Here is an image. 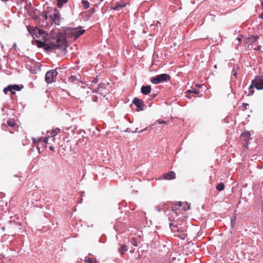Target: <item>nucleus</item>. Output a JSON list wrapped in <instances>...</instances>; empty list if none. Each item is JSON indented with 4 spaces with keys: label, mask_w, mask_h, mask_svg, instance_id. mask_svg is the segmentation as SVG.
Returning <instances> with one entry per match:
<instances>
[{
    "label": "nucleus",
    "mask_w": 263,
    "mask_h": 263,
    "mask_svg": "<svg viewBox=\"0 0 263 263\" xmlns=\"http://www.w3.org/2000/svg\"><path fill=\"white\" fill-rule=\"evenodd\" d=\"M37 46L39 48H43L46 51H52L54 49H58L62 52L66 51L67 42L63 37H59L50 42L38 41Z\"/></svg>",
    "instance_id": "obj_1"
},
{
    "label": "nucleus",
    "mask_w": 263,
    "mask_h": 263,
    "mask_svg": "<svg viewBox=\"0 0 263 263\" xmlns=\"http://www.w3.org/2000/svg\"><path fill=\"white\" fill-rule=\"evenodd\" d=\"M170 79L171 76L168 74L162 73L151 78V82L153 84H156L167 82L170 81Z\"/></svg>",
    "instance_id": "obj_2"
},
{
    "label": "nucleus",
    "mask_w": 263,
    "mask_h": 263,
    "mask_svg": "<svg viewBox=\"0 0 263 263\" xmlns=\"http://www.w3.org/2000/svg\"><path fill=\"white\" fill-rule=\"evenodd\" d=\"M67 33L71 34V37L74 40H77L79 36L82 35L85 31L84 29H78L77 28H67L65 30Z\"/></svg>",
    "instance_id": "obj_3"
},
{
    "label": "nucleus",
    "mask_w": 263,
    "mask_h": 263,
    "mask_svg": "<svg viewBox=\"0 0 263 263\" xmlns=\"http://www.w3.org/2000/svg\"><path fill=\"white\" fill-rule=\"evenodd\" d=\"M55 69H51L48 71L45 74V81L47 84H51L56 81L58 72Z\"/></svg>",
    "instance_id": "obj_4"
},
{
    "label": "nucleus",
    "mask_w": 263,
    "mask_h": 263,
    "mask_svg": "<svg viewBox=\"0 0 263 263\" xmlns=\"http://www.w3.org/2000/svg\"><path fill=\"white\" fill-rule=\"evenodd\" d=\"M132 103L136 106L138 111L144 110L146 108L144 102L137 97L134 98Z\"/></svg>",
    "instance_id": "obj_5"
},
{
    "label": "nucleus",
    "mask_w": 263,
    "mask_h": 263,
    "mask_svg": "<svg viewBox=\"0 0 263 263\" xmlns=\"http://www.w3.org/2000/svg\"><path fill=\"white\" fill-rule=\"evenodd\" d=\"M252 84L257 90L263 89V75L257 76L255 80H252Z\"/></svg>",
    "instance_id": "obj_6"
},
{
    "label": "nucleus",
    "mask_w": 263,
    "mask_h": 263,
    "mask_svg": "<svg viewBox=\"0 0 263 263\" xmlns=\"http://www.w3.org/2000/svg\"><path fill=\"white\" fill-rule=\"evenodd\" d=\"M167 204H168V205H167V210H171L177 216L179 214L177 212V210L180 207L182 206L183 203L180 201L178 204L172 203L171 202H167Z\"/></svg>",
    "instance_id": "obj_7"
},
{
    "label": "nucleus",
    "mask_w": 263,
    "mask_h": 263,
    "mask_svg": "<svg viewBox=\"0 0 263 263\" xmlns=\"http://www.w3.org/2000/svg\"><path fill=\"white\" fill-rule=\"evenodd\" d=\"M152 90L150 85H143L141 88V92L144 95H148Z\"/></svg>",
    "instance_id": "obj_8"
},
{
    "label": "nucleus",
    "mask_w": 263,
    "mask_h": 263,
    "mask_svg": "<svg viewBox=\"0 0 263 263\" xmlns=\"http://www.w3.org/2000/svg\"><path fill=\"white\" fill-rule=\"evenodd\" d=\"M167 205H168V204H167V203H160L155 206V210L159 212L161 211L165 212L166 210H167Z\"/></svg>",
    "instance_id": "obj_9"
},
{
    "label": "nucleus",
    "mask_w": 263,
    "mask_h": 263,
    "mask_svg": "<svg viewBox=\"0 0 263 263\" xmlns=\"http://www.w3.org/2000/svg\"><path fill=\"white\" fill-rule=\"evenodd\" d=\"M176 178L175 173L173 171H170L165 173L163 175V178L166 180L173 179Z\"/></svg>",
    "instance_id": "obj_10"
},
{
    "label": "nucleus",
    "mask_w": 263,
    "mask_h": 263,
    "mask_svg": "<svg viewBox=\"0 0 263 263\" xmlns=\"http://www.w3.org/2000/svg\"><path fill=\"white\" fill-rule=\"evenodd\" d=\"M259 38V36L258 35H252L246 39V43L249 44H252L253 43H255Z\"/></svg>",
    "instance_id": "obj_11"
},
{
    "label": "nucleus",
    "mask_w": 263,
    "mask_h": 263,
    "mask_svg": "<svg viewBox=\"0 0 263 263\" xmlns=\"http://www.w3.org/2000/svg\"><path fill=\"white\" fill-rule=\"evenodd\" d=\"M23 88V85L20 86L18 85L14 84L12 85L10 88V92L11 94L13 95L15 93V91H20Z\"/></svg>",
    "instance_id": "obj_12"
},
{
    "label": "nucleus",
    "mask_w": 263,
    "mask_h": 263,
    "mask_svg": "<svg viewBox=\"0 0 263 263\" xmlns=\"http://www.w3.org/2000/svg\"><path fill=\"white\" fill-rule=\"evenodd\" d=\"M27 30L32 34H36L37 32H40L41 31V29H39L37 27H31L30 26H28L27 27Z\"/></svg>",
    "instance_id": "obj_13"
},
{
    "label": "nucleus",
    "mask_w": 263,
    "mask_h": 263,
    "mask_svg": "<svg viewBox=\"0 0 263 263\" xmlns=\"http://www.w3.org/2000/svg\"><path fill=\"white\" fill-rule=\"evenodd\" d=\"M126 4L122 2H117L116 3V5L115 7L112 8V9L115 11H119L122 9L123 7L126 6Z\"/></svg>",
    "instance_id": "obj_14"
},
{
    "label": "nucleus",
    "mask_w": 263,
    "mask_h": 263,
    "mask_svg": "<svg viewBox=\"0 0 263 263\" xmlns=\"http://www.w3.org/2000/svg\"><path fill=\"white\" fill-rule=\"evenodd\" d=\"M49 17L51 18L52 20L53 21L55 24H59L60 20V14L59 13H54L53 16H51V15H50Z\"/></svg>",
    "instance_id": "obj_15"
},
{
    "label": "nucleus",
    "mask_w": 263,
    "mask_h": 263,
    "mask_svg": "<svg viewBox=\"0 0 263 263\" xmlns=\"http://www.w3.org/2000/svg\"><path fill=\"white\" fill-rule=\"evenodd\" d=\"M250 133L248 131L244 132L241 134V137L242 138H246L245 140L246 143H248V141H250L251 139L250 138Z\"/></svg>",
    "instance_id": "obj_16"
},
{
    "label": "nucleus",
    "mask_w": 263,
    "mask_h": 263,
    "mask_svg": "<svg viewBox=\"0 0 263 263\" xmlns=\"http://www.w3.org/2000/svg\"><path fill=\"white\" fill-rule=\"evenodd\" d=\"M68 82L77 84L79 82V78L76 76H71L68 78Z\"/></svg>",
    "instance_id": "obj_17"
},
{
    "label": "nucleus",
    "mask_w": 263,
    "mask_h": 263,
    "mask_svg": "<svg viewBox=\"0 0 263 263\" xmlns=\"http://www.w3.org/2000/svg\"><path fill=\"white\" fill-rule=\"evenodd\" d=\"M169 225L170 229L173 232H178L179 231L177 224H176L172 222H170Z\"/></svg>",
    "instance_id": "obj_18"
},
{
    "label": "nucleus",
    "mask_w": 263,
    "mask_h": 263,
    "mask_svg": "<svg viewBox=\"0 0 263 263\" xmlns=\"http://www.w3.org/2000/svg\"><path fill=\"white\" fill-rule=\"evenodd\" d=\"M127 251V247L125 245H122L119 249V252L121 254H124V253Z\"/></svg>",
    "instance_id": "obj_19"
},
{
    "label": "nucleus",
    "mask_w": 263,
    "mask_h": 263,
    "mask_svg": "<svg viewBox=\"0 0 263 263\" xmlns=\"http://www.w3.org/2000/svg\"><path fill=\"white\" fill-rule=\"evenodd\" d=\"M254 87H255V85L252 84V82H251V85L248 88V96L252 95L254 92Z\"/></svg>",
    "instance_id": "obj_20"
},
{
    "label": "nucleus",
    "mask_w": 263,
    "mask_h": 263,
    "mask_svg": "<svg viewBox=\"0 0 263 263\" xmlns=\"http://www.w3.org/2000/svg\"><path fill=\"white\" fill-rule=\"evenodd\" d=\"M49 140H54V138H53V137H51L49 135L47 136L44 138L43 142L45 143L50 144L51 143L49 142Z\"/></svg>",
    "instance_id": "obj_21"
},
{
    "label": "nucleus",
    "mask_w": 263,
    "mask_h": 263,
    "mask_svg": "<svg viewBox=\"0 0 263 263\" xmlns=\"http://www.w3.org/2000/svg\"><path fill=\"white\" fill-rule=\"evenodd\" d=\"M60 132V129L58 128L52 129L50 133V136L54 138V137L56 136Z\"/></svg>",
    "instance_id": "obj_22"
},
{
    "label": "nucleus",
    "mask_w": 263,
    "mask_h": 263,
    "mask_svg": "<svg viewBox=\"0 0 263 263\" xmlns=\"http://www.w3.org/2000/svg\"><path fill=\"white\" fill-rule=\"evenodd\" d=\"M238 68H239L236 65H235L233 67L232 73V75L233 76V77H234L235 78H237V69Z\"/></svg>",
    "instance_id": "obj_23"
},
{
    "label": "nucleus",
    "mask_w": 263,
    "mask_h": 263,
    "mask_svg": "<svg viewBox=\"0 0 263 263\" xmlns=\"http://www.w3.org/2000/svg\"><path fill=\"white\" fill-rule=\"evenodd\" d=\"M67 2V0H57V6L61 8L64 4Z\"/></svg>",
    "instance_id": "obj_24"
},
{
    "label": "nucleus",
    "mask_w": 263,
    "mask_h": 263,
    "mask_svg": "<svg viewBox=\"0 0 263 263\" xmlns=\"http://www.w3.org/2000/svg\"><path fill=\"white\" fill-rule=\"evenodd\" d=\"M7 123V124L11 127H13L15 125V120L13 119H8Z\"/></svg>",
    "instance_id": "obj_25"
},
{
    "label": "nucleus",
    "mask_w": 263,
    "mask_h": 263,
    "mask_svg": "<svg viewBox=\"0 0 263 263\" xmlns=\"http://www.w3.org/2000/svg\"><path fill=\"white\" fill-rule=\"evenodd\" d=\"M216 188L218 191H222L224 189V184L223 183H219L216 185Z\"/></svg>",
    "instance_id": "obj_26"
},
{
    "label": "nucleus",
    "mask_w": 263,
    "mask_h": 263,
    "mask_svg": "<svg viewBox=\"0 0 263 263\" xmlns=\"http://www.w3.org/2000/svg\"><path fill=\"white\" fill-rule=\"evenodd\" d=\"M82 4L85 9H87L89 7V3L86 0H82Z\"/></svg>",
    "instance_id": "obj_27"
},
{
    "label": "nucleus",
    "mask_w": 263,
    "mask_h": 263,
    "mask_svg": "<svg viewBox=\"0 0 263 263\" xmlns=\"http://www.w3.org/2000/svg\"><path fill=\"white\" fill-rule=\"evenodd\" d=\"M236 221V216L235 215L232 216L231 217V226L233 227L234 225L235 224Z\"/></svg>",
    "instance_id": "obj_28"
},
{
    "label": "nucleus",
    "mask_w": 263,
    "mask_h": 263,
    "mask_svg": "<svg viewBox=\"0 0 263 263\" xmlns=\"http://www.w3.org/2000/svg\"><path fill=\"white\" fill-rule=\"evenodd\" d=\"M11 88V85H8L7 87H5L3 91L5 94H7L8 91H10V88Z\"/></svg>",
    "instance_id": "obj_29"
},
{
    "label": "nucleus",
    "mask_w": 263,
    "mask_h": 263,
    "mask_svg": "<svg viewBox=\"0 0 263 263\" xmlns=\"http://www.w3.org/2000/svg\"><path fill=\"white\" fill-rule=\"evenodd\" d=\"M85 261L88 263H95L96 260L92 258H88V259H85Z\"/></svg>",
    "instance_id": "obj_30"
},
{
    "label": "nucleus",
    "mask_w": 263,
    "mask_h": 263,
    "mask_svg": "<svg viewBox=\"0 0 263 263\" xmlns=\"http://www.w3.org/2000/svg\"><path fill=\"white\" fill-rule=\"evenodd\" d=\"M32 139L33 143L34 144L37 143V142L41 141L42 140V138H39L38 139H36L35 138H32Z\"/></svg>",
    "instance_id": "obj_31"
},
{
    "label": "nucleus",
    "mask_w": 263,
    "mask_h": 263,
    "mask_svg": "<svg viewBox=\"0 0 263 263\" xmlns=\"http://www.w3.org/2000/svg\"><path fill=\"white\" fill-rule=\"evenodd\" d=\"M185 205L183 206L182 207V209L184 210V211H186L187 210H189L190 209V205L187 203V202H185L184 203Z\"/></svg>",
    "instance_id": "obj_32"
},
{
    "label": "nucleus",
    "mask_w": 263,
    "mask_h": 263,
    "mask_svg": "<svg viewBox=\"0 0 263 263\" xmlns=\"http://www.w3.org/2000/svg\"><path fill=\"white\" fill-rule=\"evenodd\" d=\"M131 242L132 243V244L134 246H138V243L137 242H136V240L135 239V238H132V240H131Z\"/></svg>",
    "instance_id": "obj_33"
},
{
    "label": "nucleus",
    "mask_w": 263,
    "mask_h": 263,
    "mask_svg": "<svg viewBox=\"0 0 263 263\" xmlns=\"http://www.w3.org/2000/svg\"><path fill=\"white\" fill-rule=\"evenodd\" d=\"M1 127L2 128V129L4 130H6V128L7 127V124L5 123H3L1 125Z\"/></svg>",
    "instance_id": "obj_34"
},
{
    "label": "nucleus",
    "mask_w": 263,
    "mask_h": 263,
    "mask_svg": "<svg viewBox=\"0 0 263 263\" xmlns=\"http://www.w3.org/2000/svg\"><path fill=\"white\" fill-rule=\"evenodd\" d=\"M186 93H187V95H186V97L187 98H190V97L189 96V94L190 93H193V90H188L187 91H186Z\"/></svg>",
    "instance_id": "obj_35"
},
{
    "label": "nucleus",
    "mask_w": 263,
    "mask_h": 263,
    "mask_svg": "<svg viewBox=\"0 0 263 263\" xmlns=\"http://www.w3.org/2000/svg\"><path fill=\"white\" fill-rule=\"evenodd\" d=\"M98 82V79L97 78H95L92 81V83L94 84L97 83Z\"/></svg>",
    "instance_id": "obj_36"
},
{
    "label": "nucleus",
    "mask_w": 263,
    "mask_h": 263,
    "mask_svg": "<svg viewBox=\"0 0 263 263\" xmlns=\"http://www.w3.org/2000/svg\"><path fill=\"white\" fill-rule=\"evenodd\" d=\"M199 91L198 90H197V89H193V93H195V94H198L199 93Z\"/></svg>",
    "instance_id": "obj_37"
},
{
    "label": "nucleus",
    "mask_w": 263,
    "mask_h": 263,
    "mask_svg": "<svg viewBox=\"0 0 263 263\" xmlns=\"http://www.w3.org/2000/svg\"><path fill=\"white\" fill-rule=\"evenodd\" d=\"M157 122V121H156ZM159 124H165L166 123V121H164V120H161V121H158Z\"/></svg>",
    "instance_id": "obj_38"
},
{
    "label": "nucleus",
    "mask_w": 263,
    "mask_h": 263,
    "mask_svg": "<svg viewBox=\"0 0 263 263\" xmlns=\"http://www.w3.org/2000/svg\"><path fill=\"white\" fill-rule=\"evenodd\" d=\"M92 100L94 102H97L98 101V97L95 96V97H92Z\"/></svg>",
    "instance_id": "obj_39"
},
{
    "label": "nucleus",
    "mask_w": 263,
    "mask_h": 263,
    "mask_svg": "<svg viewBox=\"0 0 263 263\" xmlns=\"http://www.w3.org/2000/svg\"><path fill=\"white\" fill-rule=\"evenodd\" d=\"M148 127H147L142 130H139L138 132V133H142L143 132L145 131L146 130L148 129Z\"/></svg>",
    "instance_id": "obj_40"
},
{
    "label": "nucleus",
    "mask_w": 263,
    "mask_h": 263,
    "mask_svg": "<svg viewBox=\"0 0 263 263\" xmlns=\"http://www.w3.org/2000/svg\"><path fill=\"white\" fill-rule=\"evenodd\" d=\"M49 148L51 150V151H54V147L52 145H50L49 146Z\"/></svg>",
    "instance_id": "obj_41"
},
{
    "label": "nucleus",
    "mask_w": 263,
    "mask_h": 263,
    "mask_svg": "<svg viewBox=\"0 0 263 263\" xmlns=\"http://www.w3.org/2000/svg\"><path fill=\"white\" fill-rule=\"evenodd\" d=\"M242 106H245V108L247 109V106H249V104L248 103H244V104H243Z\"/></svg>",
    "instance_id": "obj_42"
},
{
    "label": "nucleus",
    "mask_w": 263,
    "mask_h": 263,
    "mask_svg": "<svg viewBox=\"0 0 263 263\" xmlns=\"http://www.w3.org/2000/svg\"><path fill=\"white\" fill-rule=\"evenodd\" d=\"M36 148L38 150L39 153H41L40 148V147L38 146V145H36Z\"/></svg>",
    "instance_id": "obj_43"
},
{
    "label": "nucleus",
    "mask_w": 263,
    "mask_h": 263,
    "mask_svg": "<svg viewBox=\"0 0 263 263\" xmlns=\"http://www.w3.org/2000/svg\"><path fill=\"white\" fill-rule=\"evenodd\" d=\"M259 17L260 18L263 19V12L259 15Z\"/></svg>",
    "instance_id": "obj_44"
},
{
    "label": "nucleus",
    "mask_w": 263,
    "mask_h": 263,
    "mask_svg": "<svg viewBox=\"0 0 263 263\" xmlns=\"http://www.w3.org/2000/svg\"><path fill=\"white\" fill-rule=\"evenodd\" d=\"M41 30V31L38 32L41 35V34H43L44 33V31L43 30Z\"/></svg>",
    "instance_id": "obj_45"
},
{
    "label": "nucleus",
    "mask_w": 263,
    "mask_h": 263,
    "mask_svg": "<svg viewBox=\"0 0 263 263\" xmlns=\"http://www.w3.org/2000/svg\"><path fill=\"white\" fill-rule=\"evenodd\" d=\"M260 46H258L257 47V48H255L254 49L255 50H260Z\"/></svg>",
    "instance_id": "obj_46"
},
{
    "label": "nucleus",
    "mask_w": 263,
    "mask_h": 263,
    "mask_svg": "<svg viewBox=\"0 0 263 263\" xmlns=\"http://www.w3.org/2000/svg\"><path fill=\"white\" fill-rule=\"evenodd\" d=\"M9 1V0H1V1L4 3H6V2H8Z\"/></svg>",
    "instance_id": "obj_47"
},
{
    "label": "nucleus",
    "mask_w": 263,
    "mask_h": 263,
    "mask_svg": "<svg viewBox=\"0 0 263 263\" xmlns=\"http://www.w3.org/2000/svg\"><path fill=\"white\" fill-rule=\"evenodd\" d=\"M168 219H169V220H170V221H171V222H172V221H174V219H172V217H171L168 218Z\"/></svg>",
    "instance_id": "obj_48"
},
{
    "label": "nucleus",
    "mask_w": 263,
    "mask_h": 263,
    "mask_svg": "<svg viewBox=\"0 0 263 263\" xmlns=\"http://www.w3.org/2000/svg\"><path fill=\"white\" fill-rule=\"evenodd\" d=\"M138 128H137L135 130V131L133 132V133H138L139 130H138Z\"/></svg>",
    "instance_id": "obj_49"
},
{
    "label": "nucleus",
    "mask_w": 263,
    "mask_h": 263,
    "mask_svg": "<svg viewBox=\"0 0 263 263\" xmlns=\"http://www.w3.org/2000/svg\"><path fill=\"white\" fill-rule=\"evenodd\" d=\"M156 96V94H154L153 96L152 97V99H154Z\"/></svg>",
    "instance_id": "obj_50"
},
{
    "label": "nucleus",
    "mask_w": 263,
    "mask_h": 263,
    "mask_svg": "<svg viewBox=\"0 0 263 263\" xmlns=\"http://www.w3.org/2000/svg\"><path fill=\"white\" fill-rule=\"evenodd\" d=\"M236 39H237L239 42H240V41L241 40V39L240 37H237Z\"/></svg>",
    "instance_id": "obj_51"
},
{
    "label": "nucleus",
    "mask_w": 263,
    "mask_h": 263,
    "mask_svg": "<svg viewBox=\"0 0 263 263\" xmlns=\"http://www.w3.org/2000/svg\"><path fill=\"white\" fill-rule=\"evenodd\" d=\"M13 47H15L16 46V43H14L13 45Z\"/></svg>",
    "instance_id": "obj_52"
},
{
    "label": "nucleus",
    "mask_w": 263,
    "mask_h": 263,
    "mask_svg": "<svg viewBox=\"0 0 263 263\" xmlns=\"http://www.w3.org/2000/svg\"><path fill=\"white\" fill-rule=\"evenodd\" d=\"M261 6H262V8L263 9V2L261 3Z\"/></svg>",
    "instance_id": "obj_53"
},
{
    "label": "nucleus",
    "mask_w": 263,
    "mask_h": 263,
    "mask_svg": "<svg viewBox=\"0 0 263 263\" xmlns=\"http://www.w3.org/2000/svg\"><path fill=\"white\" fill-rule=\"evenodd\" d=\"M52 141H53V140H49V142H50V143H51V142H52Z\"/></svg>",
    "instance_id": "obj_54"
},
{
    "label": "nucleus",
    "mask_w": 263,
    "mask_h": 263,
    "mask_svg": "<svg viewBox=\"0 0 263 263\" xmlns=\"http://www.w3.org/2000/svg\"><path fill=\"white\" fill-rule=\"evenodd\" d=\"M2 110L3 111V110H4V107H2Z\"/></svg>",
    "instance_id": "obj_55"
},
{
    "label": "nucleus",
    "mask_w": 263,
    "mask_h": 263,
    "mask_svg": "<svg viewBox=\"0 0 263 263\" xmlns=\"http://www.w3.org/2000/svg\"><path fill=\"white\" fill-rule=\"evenodd\" d=\"M214 68H217V66H216V65L214 66Z\"/></svg>",
    "instance_id": "obj_56"
},
{
    "label": "nucleus",
    "mask_w": 263,
    "mask_h": 263,
    "mask_svg": "<svg viewBox=\"0 0 263 263\" xmlns=\"http://www.w3.org/2000/svg\"><path fill=\"white\" fill-rule=\"evenodd\" d=\"M154 124H151V126H149V127H151V126H153Z\"/></svg>",
    "instance_id": "obj_57"
},
{
    "label": "nucleus",
    "mask_w": 263,
    "mask_h": 263,
    "mask_svg": "<svg viewBox=\"0 0 263 263\" xmlns=\"http://www.w3.org/2000/svg\"><path fill=\"white\" fill-rule=\"evenodd\" d=\"M174 259H175L173 257L172 258V260L173 261Z\"/></svg>",
    "instance_id": "obj_58"
},
{
    "label": "nucleus",
    "mask_w": 263,
    "mask_h": 263,
    "mask_svg": "<svg viewBox=\"0 0 263 263\" xmlns=\"http://www.w3.org/2000/svg\"><path fill=\"white\" fill-rule=\"evenodd\" d=\"M104 1V0H100V1H101V2H102V1Z\"/></svg>",
    "instance_id": "obj_59"
}]
</instances>
